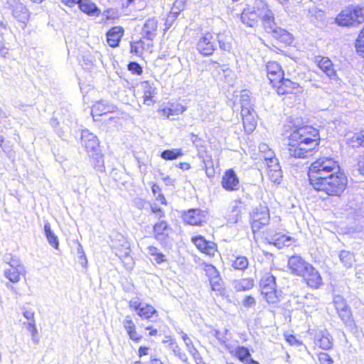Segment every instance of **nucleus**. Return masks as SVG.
Instances as JSON below:
<instances>
[{
  "mask_svg": "<svg viewBox=\"0 0 364 364\" xmlns=\"http://www.w3.org/2000/svg\"><path fill=\"white\" fill-rule=\"evenodd\" d=\"M309 184L317 193L331 198H341L348 188V177L338 161L331 156H320L307 170Z\"/></svg>",
  "mask_w": 364,
  "mask_h": 364,
  "instance_id": "f257e3e1",
  "label": "nucleus"
},
{
  "mask_svg": "<svg viewBox=\"0 0 364 364\" xmlns=\"http://www.w3.org/2000/svg\"><path fill=\"white\" fill-rule=\"evenodd\" d=\"M285 132V146L290 158L306 159L317 152L321 143L318 128L311 124H294Z\"/></svg>",
  "mask_w": 364,
  "mask_h": 364,
  "instance_id": "f03ea898",
  "label": "nucleus"
},
{
  "mask_svg": "<svg viewBox=\"0 0 364 364\" xmlns=\"http://www.w3.org/2000/svg\"><path fill=\"white\" fill-rule=\"evenodd\" d=\"M240 20L248 27H255L259 21L264 28H271L274 24V14L267 3L256 0L252 6L248 5L240 14Z\"/></svg>",
  "mask_w": 364,
  "mask_h": 364,
  "instance_id": "7ed1b4c3",
  "label": "nucleus"
},
{
  "mask_svg": "<svg viewBox=\"0 0 364 364\" xmlns=\"http://www.w3.org/2000/svg\"><path fill=\"white\" fill-rule=\"evenodd\" d=\"M150 213L159 219L152 225L151 237L162 247H166L172 240L173 230L171 224L164 219L166 213L163 208L156 204H151Z\"/></svg>",
  "mask_w": 364,
  "mask_h": 364,
  "instance_id": "20e7f679",
  "label": "nucleus"
},
{
  "mask_svg": "<svg viewBox=\"0 0 364 364\" xmlns=\"http://www.w3.org/2000/svg\"><path fill=\"white\" fill-rule=\"evenodd\" d=\"M259 292L267 304L277 307L281 301V291L278 289L275 277L270 272L264 273L259 282Z\"/></svg>",
  "mask_w": 364,
  "mask_h": 364,
  "instance_id": "39448f33",
  "label": "nucleus"
},
{
  "mask_svg": "<svg viewBox=\"0 0 364 364\" xmlns=\"http://www.w3.org/2000/svg\"><path fill=\"white\" fill-rule=\"evenodd\" d=\"M335 22L343 27L360 26L364 23V7L360 5H350L346 7L336 16Z\"/></svg>",
  "mask_w": 364,
  "mask_h": 364,
  "instance_id": "423d86ee",
  "label": "nucleus"
},
{
  "mask_svg": "<svg viewBox=\"0 0 364 364\" xmlns=\"http://www.w3.org/2000/svg\"><path fill=\"white\" fill-rule=\"evenodd\" d=\"M272 90L279 97L296 99L303 95L304 87L298 82L284 76Z\"/></svg>",
  "mask_w": 364,
  "mask_h": 364,
  "instance_id": "0eeeda50",
  "label": "nucleus"
},
{
  "mask_svg": "<svg viewBox=\"0 0 364 364\" xmlns=\"http://www.w3.org/2000/svg\"><path fill=\"white\" fill-rule=\"evenodd\" d=\"M240 104L241 118L244 132L247 134H252L257 125V114L254 110L248 96H242Z\"/></svg>",
  "mask_w": 364,
  "mask_h": 364,
  "instance_id": "6e6552de",
  "label": "nucleus"
},
{
  "mask_svg": "<svg viewBox=\"0 0 364 364\" xmlns=\"http://www.w3.org/2000/svg\"><path fill=\"white\" fill-rule=\"evenodd\" d=\"M270 213L266 205H259L252 211L250 217V227L254 235L262 232V229L269 224Z\"/></svg>",
  "mask_w": 364,
  "mask_h": 364,
  "instance_id": "1a4fd4ad",
  "label": "nucleus"
},
{
  "mask_svg": "<svg viewBox=\"0 0 364 364\" xmlns=\"http://www.w3.org/2000/svg\"><path fill=\"white\" fill-rule=\"evenodd\" d=\"M129 308L135 311L136 315L144 320H150L153 317L159 316L156 308L150 304L143 303L140 298L135 297L129 301Z\"/></svg>",
  "mask_w": 364,
  "mask_h": 364,
  "instance_id": "9d476101",
  "label": "nucleus"
},
{
  "mask_svg": "<svg viewBox=\"0 0 364 364\" xmlns=\"http://www.w3.org/2000/svg\"><path fill=\"white\" fill-rule=\"evenodd\" d=\"M191 241L199 252L209 258L215 257L218 252V244L214 241L206 240L201 235L192 236Z\"/></svg>",
  "mask_w": 364,
  "mask_h": 364,
  "instance_id": "9b49d317",
  "label": "nucleus"
},
{
  "mask_svg": "<svg viewBox=\"0 0 364 364\" xmlns=\"http://www.w3.org/2000/svg\"><path fill=\"white\" fill-rule=\"evenodd\" d=\"M203 269L208 277L211 290L224 295L225 294L224 283L216 267L211 264L203 263Z\"/></svg>",
  "mask_w": 364,
  "mask_h": 364,
  "instance_id": "f8f14e48",
  "label": "nucleus"
},
{
  "mask_svg": "<svg viewBox=\"0 0 364 364\" xmlns=\"http://www.w3.org/2000/svg\"><path fill=\"white\" fill-rule=\"evenodd\" d=\"M196 49L203 57L213 55L217 49L213 33L210 31L203 33L196 43Z\"/></svg>",
  "mask_w": 364,
  "mask_h": 364,
  "instance_id": "ddd939ff",
  "label": "nucleus"
},
{
  "mask_svg": "<svg viewBox=\"0 0 364 364\" xmlns=\"http://www.w3.org/2000/svg\"><path fill=\"white\" fill-rule=\"evenodd\" d=\"M265 75L271 88L283 79L285 71L282 65L275 60H269L264 65Z\"/></svg>",
  "mask_w": 364,
  "mask_h": 364,
  "instance_id": "4468645a",
  "label": "nucleus"
},
{
  "mask_svg": "<svg viewBox=\"0 0 364 364\" xmlns=\"http://www.w3.org/2000/svg\"><path fill=\"white\" fill-rule=\"evenodd\" d=\"M207 218V212L200 208H191L181 214L183 223L191 226H203L206 223Z\"/></svg>",
  "mask_w": 364,
  "mask_h": 364,
  "instance_id": "2eb2a0df",
  "label": "nucleus"
},
{
  "mask_svg": "<svg viewBox=\"0 0 364 364\" xmlns=\"http://www.w3.org/2000/svg\"><path fill=\"white\" fill-rule=\"evenodd\" d=\"M80 142L90 156L95 155L102 161L103 155L100 151V141L96 135L88 130H82Z\"/></svg>",
  "mask_w": 364,
  "mask_h": 364,
  "instance_id": "dca6fc26",
  "label": "nucleus"
},
{
  "mask_svg": "<svg viewBox=\"0 0 364 364\" xmlns=\"http://www.w3.org/2000/svg\"><path fill=\"white\" fill-rule=\"evenodd\" d=\"M262 234L264 239L267 243L277 248L289 246L294 241V238L290 235L272 230H267L265 232H262Z\"/></svg>",
  "mask_w": 364,
  "mask_h": 364,
  "instance_id": "f3484780",
  "label": "nucleus"
},
{
  "mask_svg": "<svg viewBox=\"0 0 364 364\" xmlns=\"http://www.w3.org/2000/svg\"><path fill=\"white\" fill-rule=\"evenodd\" d=\"M264 31L271 34L274 41V46L286 47L293 42L294 38L291 34L284 29L277 27L275 21L271 28H264Z\"/></svg>",
  "mask_w": 364,
  "mask_h": 364,
  "instance_id": "a211bd4d",
  "label": "nucleus"
},
{
  "mask_svg": "<svg viewBox=\"0 0 364 364\" xmlns=\"http://www.w3.org/2000/svg\"><path fill=\"white\" fill-rule=\"evenodd\" d=\"M221 187L227 192L237 191L240 188V180L234 168L226 169L221 177Z\"/></svg>",
  "mask_w": 364,
  "mask_h": 364,
  "instance_id": "6ab92c4d",
  "label": "nucleus"
},
{
  "mask_svg": "<svg viewBox=\"0 0 364 364\" xmlns=\"http://www.w3.org/2000/svg\"><path fill=\"white\" fill-rule=\"evenodd\" d=\"M301 278L302 282L312 289H319L323 284L320 272L312 264L309 265Z\"/></svg>",
  "mask_w": 364,
  "mask_h": 364,
  "instance_id": "aec40b11",
  "label": "nucleus"
},
{
  "mask_svg": "<svg viewBox=\"0 0 364 364\" xmlns=\"http://www.w3.org/2000/svg\"><path fill=\"white\" fill-rule=\"evenodd\" d=\"M266 174L268 179L273 183H280L282 179V171L278 160L275 157L266 158Z\"/></svg>",
  "mask_w": 364,
  "mask_h": 364,
  "instance_id": "412c9836",
  "label": "nucleus"
},
{
  "mask_svg": "<svg viewBox=\"0 0 364 364\" xmlns=\"http://www.w3.org/2000/svg\"><path fill=\"white\" fill-rule=\"evenodd\" d=\"M117 107L107 101L100 100L95 102L91 107V114L95 121L103 115L114 113L117 111Z\"/></svg>",
  "mask_w": 364,
  "mask_h": 364,
  "instance_id": "4be33fe9",
  "label": "nucleus"
},
{
  "mask_svg": "<svg viewBox=\"0 0 364 364\" xmlns=\"http://www.w3.org/2000/svg\"><path fill=\"white\" fill-rule=\"evenodd\" d=\"M140 89L143 104L146 106H152L156 103V87L149 80H144L140 82Z\"/></svg>",
  "mask_w": 364,
  "mask_h": 364,
  "instance_id": "5701e85b",
  "label": "nucleus"
},
{
  "mask_svg": "<svg viewBox=\"0 0 364 364\" xmlns=\"http://www.w3.org/2000/svg\"><path fill=\"white\" fill-rule=\"evenodd\" d=\"M122 326L128 338L134 343H139L143 340V335L139 332L134 321L129 316H126L122 321Z\"/></svg>",
  "mask_w": 364,
  "mask_h": 364,
  "instance_id": "b1692460",
  "label": "nucleus"
},
{
  "mask_svg": "<svg viewBox=\"0 0 364 364\" xmlns=\"http://www.w3.org/2000/svg\"><path fill=\"white\" fill-rule=\"evenodd\" d=\"M153 47L154 41L141 36L139 39L130 42V53L141 57L144 53H151Z\"/></svg>",
  "mask_w": 364,
  "mask_h": 364,
  "instance_id": "393cba45",
  "label": "nucleus"
},
{
  "mask_svg": "<svg viewBox=\"0 0 364 364\" xmlns=\"http://www.w3.org/2000/svg\"><path fill=\"white\" fill-rule=\"evenodd\" d=\"M311 264L305 261L299 255L291 256L287 262V267L290 272L294 275L301 277Z\"/></svg>",
  "mask_w": 364,
  "mask_h": 364,
  "instance_id": "a878e982",
  "label": "nucleus"
},
{
  "mask_svg": "<svg viewBox=\"0 0 364 364\" xmlns=\"http://www.w3.org/2000/svg\"><path fill=\"white\" fill-rule=\"evenodd\" d=\"M333 305L339 317L345 323L350 322L353 320V314L350 307L343 296H335L333 299Z\"/></svg>",
  "mask_w": 364,
  "mask_h": 364,
  "instance_id": "bb28decb",
  "label": "nucleus"
},
{
  "mask_svg": "<svg viewBox=\"0 0 364 364\" xmlns=\"http://www.w3.org/2000/svg\"><path fill=\"white\" fill-rule=\"evenodd\" d=\"M124 28L122 26H114L106 32V42L112 48L118 47L124 35Z\"/></svg>",
  "mask_w": 364,
  "mask_h": 364,
  "instance_id": "cd10ccee",
  "label": "nucleus"
},
{
  "mask_svg": "<svg viewBox=\"0 0 364 364\" xmlns=\"http://www.w3.org/2000/svg\"><path fill=\"white\" fill-rule=\"evenodd\" d=\"M316 65L322 70L330 79L336 80L338 78L337 70L331 60L325 56H318L316 59Z\"/></svg>",
  "mask_w": 364,
  "mask_h": 364,
  "instance_id": "c85d7f7f",
  "label": "nucleus"
},
{
  "mask_svg": "<svg viewBox=\"0 0 364 364\" xmlns=\"http://www.w3.org/2000/svg\"><path fill=\"white\" fill-rule=\"evenodd\" d=\"M159 23L155 18L146 20L141 30V36L154 41L158 34Z\"/></svg>",
  "mask_w": 364,
  "mask_h": 364,
  "instance_id": "c756f323",
  "label": "nucleus"
},
{
  "mask_svg": "<svg viewBox=\"0 0 364 364\" xmlns=\"http://www.w3.org/2000/svg\"><path fill=\"white\" fill-rule=\"evenodd\" d=\"M230 353L243 364H259L251 358L250 350L243 346H239L230 351Z\"/></svg>",
  "mask_w": 364,
  "mask_h": 364,
  "instance_id": "7c9ffc66",
  "label": "nucleus"
},
{
  "mask_svg": "<svg viewBox=\"0 0 364 364\" xmlns=\"http://www.w3.org/2000/svg\"><path fill=\"white\" fill-rule=\"evenodd\" d=\"M180 334L188 353L197 364H200L203 362V358L191 338L183 331H181Z\"/></svg>",
  "mask_w": 364,
  "mask_h": 364,
  "instance_id": "2f4dec72",
  "label": "nucleus"
},
{
  "mask_svg": "<svg viewBox=\"0 0 364 364\" xmlns=\"http://www.w3.org/2000/svg\"><path fill=\"white\" fill-rule=\"evenodd\" d=\"M79 9L87 16H100L101 11L97 5L91 0H81L80 1Z\"/></svg>",
  "mask_w": 364,
  "mask_h": 364,
  "instance_id": "473e14b6",
  "label": "nucleus"
},
{
  "mask_svg": "<svg viewBox=\"0 0 364 364\" xmlns=\"http://www.w3.org/2000/svg\"><path fill=\"white\" fill-rule=\"evenodd\" d=\"M255 286V280L252 277H244L234 282V288L237 291H247Z\"/></svg>",
  "mask_w": 364,
  "mask_h": 364,
  "instance_id": "72a5a7b5",
  "label": "nucleus"
},
{
  "mask_svg": "<svg viewBox=\"0 0 364 364\" xmlns=\"http://www.w3.org/2000/svg\"><path fill=\"white\" fill-rule=\"evenodd\" d=\"M245 209V204L240 200H235V205L232 207L229 218L233 223H236L241 220L243 211Z\"/></svg>",
  "mask_w": 364,
  "mask_h": 364,
  "instance_id": "f704fd0d",
  "label": "nucleus"
},
{
  "mask_svg": "<svg viewBox=\"0 0 364 364\" xmlns=\"http://www.w3.org/2000/svg\"><path fill=\"white\" fill-rule=\"evenodd\" d=\"M13 16L21 22H26L29 19L30 13L28 9L22 4H17L13 9Z\"/></svg>",
  "mask_w": 364,
  "mask_h": 364,
  "instance_id": "c9c22d12",
  "label": "nucleus"
},
{
  "mask_svg": "<svg viewBox=\"0 0 364 364\" xmlns=\"http://www.w3.org/2000/svg\"><path fill=\"white\" fill-rule=\"evenodd\" d=\"M250 262L247 257L237 255L231 262L232 268L238 272H245L249 267Z\"/></svg>",
  "mask_w": 364,
  "mask_h": 364,
  "instance_id": "e433bc0d",
  "label": "nucleus"
},
{
  "mask_svg": "<svg viewBox=\"0 0 364 364\" xmlns=\"http://www.w3.org/2000/svg\"><path fill=\"white\" fill-rule=\"evenodd\" d=\"M317 343L321 349L328 350L333 348V340L330 333L326 331L317 339Z\"/></svg>",
  "mask_w": 364,
  "mask_h": 364,
  "instance_id": "4c0bfd02",
  "label": "nucleus"
},
{
  "mask_svg": "<svg viewBox=\"0 0 364 364\" xmlns=\"http://www.w3.org/2000/svg\"><path fill=\"white\" fill-rule=\"evenodd\" d=\"M354 47L357 55L364 59V26L359 31L355 39Z\"/></svg>",
  "mask_w": 364,
  "mask_h": 364,
  "instance_id": "58836bf2",
  "label": "nucleus"
},
{
  "mask_svg": "<svg viewBox=\"0 0 364 364\" xmlns=\"http://www.w3.org/2000/svg\"><path fill=\"white\" fill-rule=\"evenodd\" d=\"M183 151L181 149H171L164 150L160 156L166 161H172L183 156Z\"/></svg>",
  "mask_w": 364,
  "mask_h": 364,
  "instance_id": "ea45409f",
  "label": "nucleus"
},
{
  "mask_svg": "<svg viewBox=\"0 0 364 364\" xmlns=\"http://www.w3.org/2000/svg\"><path fill=\"white\" fill-rule=\"evenodd\" d=\"M44 232L49 244L55 250L59 247L58 237L52 232L50 225L47 223L44 225Z\"/></svg>",
  "mask_w": 364,
  "mask_h": 364,
  "instance_id": "a19ab883",
  "label": "nucleus"
},
{
  "mask_svg": "<svg viewBox=\"0 0 364 364\" xmlns=\"http://www.w3.org/2000/svg\"><path fill=\"white\" fill-rule=\"evenodd\" d=\"M218 43L221 50H229L231 48V42L229 36L225 31L220 32L217 34Z\"/></svg>",
  "mask_w": 364,
  "mask_h": 364,
  "instance_id": "79ce46f5",
  "label": "nucleus"
},
{
  "mask_svg": "<svg viewBox=\"0 0 364 364\" xmlns=\"http://www.w3.org/2000/svg\"><path fill=\"white\" fill-rule=\"evenodd\" d=\"M22 273L16 267H11V268L5 270L4 276L12 283H17L20 281Z\"/></svg>",
  "mask_w": 364,
  "mask_h": 364,
  "instance_id": "37998d69",
  "label": "nucleus"
},
{
  "mask_svg": "<svg viewBox=\"0 0 364 364\" xmlns=\"http://www.w3.org/2000/svg\"><path fill=\"white\" fill-rule=\"evenodd\" d=\"M170 345L171 346V349L173 354L180 360H181L183 363H188V359L185 351L177 343V342H176L175 341H171Z\"/></svg>",
  "mask_w": 364,
  "mask_h": 364,
  "instance_id": "c03bdc74",
  "label": "nucleus"
},
{
  "mask_svg": "<svg viewBox=\"0 0 364 364\" xmlns=\"http://www.w3.org/2000/svg\"><path fill=\"white\" fill-rule=\"evenodd\" d=\"M149 254L154 257L156 263L161 264L166 261L165 255L159 251L157 247L150 245L147 247Z\"/></svg>",
  "mask_w": 364,
  "mask_h": 364,
  "instance_id": "a18cd8bd",
  "label": "nucleus"
},
{
  "mask_svg": "<svg viewBox=\"0 0 364 364\" xmlns=\"http://www.w3.org/2000/svg\"><path fill=\"white\" fill-rule=\"evenodd\" d=\"M340 259L346 267H350L355 262V258L350 252L343 251L340 255Z\"/></svg>",
  "mask_w": 364,
  "mask_h": 364,
  "instance_id": "49530a36",
  "label": "nucleus"
},
{
  "mask_svg": "<svg viewBox=\"0 0 364 364\" xmlns=\"http://www.w3.org/2000/svg\"><path fill=\"white\" fill-rule=\"evenodd\" d=\"M157 112L160 117L162 119H168L170 116L178 114L177 109L171 107H164L163 108H160L157 110Z\"/></svg>",
  "mask_w": 364,
  "mask_h": 364,
  "instance_id": "de8ad7c7",
  "label": "nucleus"
},
{
  "mask_svg": "<svg viewBox=\"0 0 364 364\" xmlns=\"http://www.w3.org/2000/svg\"><path fill=\"white\" fill-rule=\"evenodd\" d=\"M284 338L286 342L291 346H301L303 345V342L298 338L296 336L289 333L288 332L284 333Z\"/></svg>",
  "mask_w": 364,
  "mask_h": 364,
  "instance_id": "09e8293b",
  "label": "nucleus"
},
{
  "mask_svg": "<svg viewBox=\"0 0 364 364\" xmlns=\"http://www.w3.org/2000/svg\"><path fill=\"white\" fill-rule=\"evenodd\" d=\"M127 69L133 75H141L143 73L142 67L135 61L129 62L127 65Z\"/></svg>",
  "mask_w": 364,
  "mask_h": 364,
  "instance_id": "8fccbe9b",
  "label": "nucleus"
},
{
  "mask_svg": "<svg viewBox=\"0 0 364 364\" xmlns=\"http://www.w3.org/2000/svg\"><path fill=\"white\" fill-rule=\"evenodd\" d=\"M317 358L320 364H333V359L331 356L325 352H319L317 354Z\"/></svg>",
  "mask_w": 364,
  "mask_h": 364,
  "instance_id": "3c124183",
  "label": "nucleus"
},
{
  "mask_svg": "<svg viewBox=\"0 0 364 364\" xmlns=\"http://www.w3.org/2000/svg\"><path fill=\"white\" fill-rule=\"evenodd\" d=\"M257 304L256 298L252 295H246L242 299V304L245 308H252Z\"/></svg>",
  "mask_w": 364,
  "mask_h": 364,
  "instance_id": "603ef678",
  "label": "nucleus"
},
{
  "mask_svg": "<svg viewBox=\"0 0 364 364\" xmlns=\"http://www.w3.org/2000/svg\"><path fill=\"white\" fill-rule=\"evenodd\" d=\"M26 328L32 336L33 339L37 341V329L33 322H30L26 324Z\"/></svg>",
  "mask_w": 364,
  "mask_h": 364,
  "instance_id": "864d4df0",
  "label": "nucleus"
},
{
  "mask_svg": "<svg viewBox=\"0 0 364 364\" xmlns=\"http://www.w3.org/2000/svg\"><path fill=\"white\" fill-rule=\"evenodd\" d=\"M356 166L359 173L364 176V152L358 156Z\"/></svg>",
  "mask_w": 364,
  "mask_h": 364,
  "instance_id": "5fc2aeb1",
  "label": "nucleus"
},
{
  "mask_svg": "<svg viewBox=\"0 0 364 364\" xmlns=\"http://www.w3.org/2000/svg\"><path fill=\"white\" fill-rule=\"evenodd\" d=\"M150 348L145 345H141L139 346L137 350V355L139 358H142L144 356H146L149 354Z\"/></svg>",
  "mask_w": 364,
  "mask_h": 364,
  "instance_id": "6e6d98bb",
  "label": "nucleus"
},
{
  "mask_svg": "<svg viewBox=\"0 0 364 364\" xmlns=\"http://www.w3.org/2000/svg\"><path fill=\"white\" fill-rule=\"evenodd\" d=\"M355 141L359 146L364 147V129L360 130L354 136Z\"/></svg>",
  "mask_w": 364,
  "mask_h": 364,
  "instance_id": "4d7b16f0",
  "label": "nucleus"
},
{
  "mask_svg": "<svg viewBox=\"0 0 364 364\" xmlns=\"http://www.w3.org/2000/svg\"><path fill=\"white\" fill-rule=\"evenodd\" d=\"M145 330L148 331L149 336H156L159 335V331L152 325H149L145 327Z\"/></svg>",
  "mask_w": 364,
  "mask_h": 364,
  "instance_id": "13d9d810",
  "label": "nucleus"
},
{
  "mask_svg": "<svg viewBox=\"0 0 364 364\" xmlns=\"http://www.w3.org/2000/svg\"><path fill=\"white\" fill-rule=\"evenodd\" d=\"M81 0H61V2L67 7L72 8L75 5L77 4L79 6L80 1Z\"/></svg>",
  "mask_w": 364,
  "mask_h": 364,
  "instance_id": "bf43d9fd",
  "label": "nucleus"
},
{
  "mask_svg": "<svg viewBox=\"0 0 364 364\" xmlns=\"http://www.w3.org/2000/svg\"><path fill=\"white\" fill-rule=\"evenodd\" d=\"M148 364H166L160 358L157 356H151L149 358Z\"/></svg>",
  "mask_w": 364,
  "mask_h": 364,
  "instance_id": "052dcab7",
  "label": "nucleus"
},
{
  "mask_svg": "<svg viewBox=\"0 0 364 364\" xmlns=\"http://www.w3.org/2000/svg\"><path fill=\"white\" fill-rule=\"evenodd\" d=\"M78 252L80 253V259L82 260V265L83 267H86L87 265V259H86V257H85V252H83V250H82V247L79 245V247H78Z\"/></svg>",
  "mask_w": 364,
  "mask_h": 364,
  "instance_id": "680f3d73",
  "label": "nucleus"
},
{
  "mask_svg": "<svg viewBox=\"0 0 364 364\" xmlns=\"http://www.w3.org/2000/svg\"><path fill=\"white\" fill-rule=\"evenodd\" d=\"M156 199L159 201L161 205H166L168 203L164 195L161 192L158 193Z\"/></svg>",
  "mask_w": 364,
  "mask_h": 364,
  "instance_id": "e2e57ef3",
  "label": "nucleus"
},
{
  "mask_svg": "<svg viewBox=\"0 0 364 364\" xmlns=\"http://www.w3.org/2000/svg\"><path fill=\"white\" fill-rule=\"evenodd\" d=\"M176 166L183 171H186L191 168V165L188 162H180Z\"/></svg>",
  "mask_w": 364,
  "mask_h": 364,
  "instance_id": "0e129e2a",
  "label": "nucleus"
},
{
  "mask_svg": "<svg viewBox=\"0 0 364 364\" xmlns=\"http://www.w3.org/2000/svg\"><path fill=\"white\" fill-rule=\"evenodd\" d=\"M151 190H152V192L154 195H156V193H161V188L159 187V185L156 184V183H154L151 186Z\"/></svg>",
  "mask_w": 364,
  "mask_h": 364,
  "instance_id": "69168bd1",
  "label": "nucleus"
},
{
  "mask_svg": "<svg viewBox=\"0 0 364 364\" xmlns=\"http://www.w3.org/2000/svg\"><path fill=\"white\" fill-rule=\"evenodd\" d=\"M23 316L28 319V320H33L34 317V313L30 311H26L23 312Z\"/></svg>",
  "mask_w": 364,
  "mask_h": 364,
  "instance_id": "338daca9",
  "label": "nucleus"
},
{
  "mask_svg": "<svg viewBox=\"0 0 364 364\" xmlns=\"http://www.w3.org/2000/svg\"><path fill=\"white\" fill-rule=\"evenodd\" d=\"M205 171L208 177L213 176L215 174V171H214L213 168H210L205 166Z\"/></svg>",
  "mask_w": 364,
  "mask_h": 364,
  "instance_id": "774afa93",
  "label": "nucleus"
}]
</instances>
